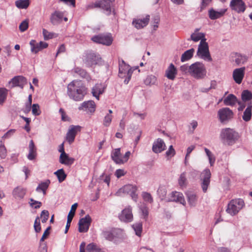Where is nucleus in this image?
Returning <instances> with one entry per match:
<instances>
[{
	"mask_svg": "<svg viewBox=\"0 0 252 252\" xmlns=\"http://www.w3.org/2000/svg\"><path fill=\"white\" fill-rule=\"evenodd\" d=\"M67 93L70 98L81 101L87 94V88L81 81L73 80L68 85Z\"/></svg>",
	"mask_w": 252,
	"mask_h": 252,
	"instance_id": "f257e3e1",
	"label": "nucleus"
},
{
	"mask_svg": "<svg viewBox=\"0 0 252 252\" xmlns=\"http://www.w3.org/2000/svg\"><path fill=\"white\" fill-rule=\"evenodd\" d=\"M100 235L105 240L115 244L122 242L125 238L124 231L118 228H104Z\"/></svg>",
	"mask_w": 252,
	"mask_h": 252,
	"instance_id": "f03ea898",
	"label": "nucleus"
},
{
	"mask_svg": "<svg viewBox=\"0 0 252 252\" xmlns=\"http://www.w3.org/2000/svg\"><path fill=\"white\" fill-rule=\"evenodd\" d=\"M239 134L234 129L229 127L222 128L220 134V139L225 145L232 146L239 139Z\"/></svg>",
	"mask_w": 252,
	"mask_h": 252,
	"instance_id": "7ed1b4c3",
	"label": "nucleus"
},
{
	"mask_svg": "<svg viewBox=\"0 0 252 252\" xmlns=\"http://www.w3.org/2000/svg\"><path fill=\"white\" fill-rule=\"evenodd\" d=\"M206 74V67L202 63L196 62L189 65V74L195 79H202Z\"/></svg>",
	"mask_w": 252,
	"mask_h": 252,
	"instance_id": "20e7f679",
	"label": "nucleus"
},
{
	"mask_svg": "<svg viewBox=\"0 0 252 252\" xmlns=\"http://www.w3.org/2000/svg\"><path fill=\"white\" fill-rule=\"evenodd\" d=\"M115 0H97L88 5L89 8H101L104 12L109 15L112 11L114 12V2Z\"/></svg>",
	"mask_w": 252,
	"mask_h": 252,
	"instance_id": "39448f33",
	"label": "nucleus"
},
{
	"mask_svg": "<svg viewBox=\"0 0 252 252\" xmlns=\"http://www.w3.org/2000/svg\"><path fill=\"white\" fill-rule=\"evenodd\" d=\"M244 205V201L242 199H232L228 204L226 211L228 214L233 216L236 215Z\"/></svg>",
	"mask_w": 252,
	"mask_h": 252,
	"instance_id": "423d86ee",
	"label": "nucleus"
},
{
	"mask_svg": "<svg viewBox=\"0 0 252 252\" xmlns=\"http://www.w3.org/2000/svg\"><path fill=\"white\" fill-rule=\"evenodd\" d=\"M234 114L228 107H223L218 111V117L220 123L226 125L233 119Z\"/></svg>",
	"mask_w": 252,
	"mask_h": 252,
	"instance_id": "0eeeda50",
	"label": "nucleus"
},
{
	"mask_svg": "<svg viewBox=\"0 0 252 252\" xmlns=\"http://www.w3.org/2000/svg\"><path fill=\"white\" fill-rule=\"evenodd\" d=\"M91 40L97 44L110 46L113 42V38L111 33H103L92 36L91 37Z\"/></svg>",
	"mask_w": 252,
	"mask_h": 252,
	"instance_id": "6e6552de",
	"label": "nucleus"
},
{
	"mask_svg": "<svg viewBox=\"0 0 252 252\" xmlns=\"http://www.w3.org/2000/svg\"><path fill=\"white\" fill-rule=\"evenodd\" d=\"M137 188L136 186L130 184L126 185L120 188L116 192L115 195L118 196H122L123 194H129L132 199L135 201H137L138 195L136 193Z\"/></svg>",
	"mask_w": 252,
	"mask_h": 252,
	"instance_id": "1a4fd4ad",
	"label": "nucleus"
},
{
	"mask_svg": "<svg viewBox=\"0 0 252 252\" xmlns=\"http://www.w3.org/2000/svg\"><path fill=\"white\" fill-rule=\"evenodd\" d=\"M197 56L199 57L200 58L209 62H211L212 61V59L209 52L208 44L206 41L203 43H200L199 44L197 51Z\"/></svg>",
	"mask_w": 252,
	"mask_h": 252,
	"instance_id": "9d476101",
	"label": "nucleus"
},
{
	"mask_svg": "<svg viewBox=\"0 0 252 252\" xmlns=\"http://www.w3.org/2000/svg\"><path fill=\"white\" fill-rule=\"evenodd\" d=\"M133 73V70L130 68V66L127 64H120L119 68V76L120 78H126L124 80V83L127 84L130 81L131 75Z\"/></svg>",
	"mask_w": 252,
	"mask_h": 252,
	"instance_id": "9b49d317",
	"label": "nucleus"
},
{
	"mask_svg": "<svg viewBox=\"0 0 252 252\" xmlns=\"http://www.w3.org/2000/svg\"><path fill=\"white\" fill-rule=\"evenodd\" d=\"M101 60L99 55L93 51H89L86 53L84 57V62L87 67H92L98 63Z\"/></svg>",
	"mask_w": 252,
	"mask_h": 252,
	"instance_id": "f8f14e48",
	"label": "nucleus"
},
{
	"mask_svg": "<svg viewBox=\"0 0 252 252\" xmlns=\"http://www.w3.org/2000/svg\"><path fill=\"white\" fill-rule=\"evenodd\" d=\"M92 222L91 217L87 215L84 218L81 219L78 222V231L79 232H86L89 229Z\"/></svg>",
	"mask_w": 252,
	"mask_h": 252,
	"instance_id": "ddd939ff",
	"label": "nucleus"
},
{
	"mask_svg": "<svg viewBox=\"0 0 252 252\" xmlns=\"http://www.w3.org/2000/svg\"><path fill=\"white\" fill-rule=\"evenodd\" d=\"M202 174V178L201 179V186L203 192L205 193L207 192L208 188L210 183L211 174L209 169H205Z\"/></svg>",
	"mask_w": 252,
	"mask_h": 252,
	"instance_id": "4468645a",
	"label": "nucleus"
},
{
	"mask_svg": "<svg viewBox=\"0 0 252 252\" xmlns=\"http://www.w3.org/2000/svg\"><path fill=\"white\" fill-rule=\"evenodd\" d=\"M230 7L237 13L244 12L246 8V4L243 0H231Z\"/></svg>",
	"mask_w": 252,
	"mask_h": 252,
	"instance_id": "2eb2a0df",
	"label": "nucleus"
},
{
	"mask_svg": "<svg viewBox=\"0 0 252 252\" xmlns=\"http://www.w3.org/2000/svg\"><path fill=\"white\" fill-rule=\"evenodd\" d=\"M119 219L125 222H129L133 220V214L132 213V208L129 206L125 208L119 216Z\"/></svg>",
	"mask_w": 252,
	"mask_h": 252,
	"instance_id": "dca6fc26",
	"label": "nucleus"
},
{
	"mask_svg": "<svg viewBox=\"0 0 252 252\" xmlns=\"http://www.w3.org/2000/svg\"><path fill=\"white\" fill-rule=\"evenodd\" d=\"M30 44L31 47V51L35 54L37 53L39 51L46 48L48 44L47 43L40 41L39 43H37L35 40L32 39L30 42Z\"/></svg>",
	"mask_w": 252,
	"mask_h": 252,
	"instance_id": "f3484780",
	"label": "nucleus"
},
{
	"mask_svg": "<svg viewBox=\"0 0 252 252\" xmlns=\"http://www.w3.org/2000/svg\"><path fill=\"white\" fill-rule=\"evenodd\" d=\"M80 129L81 126H79L72 125L70 126L66 136V139L69 144L74 142L77 132L80 131Z\"/></svg>",
	"mask_w": 252,
	"mask_h": 252,
	"instance_id": "a211bd4d",
	"label": "nucleus"
},
{
	"mask_svg": "<svg viewBox=\"0 0 252 252\" xmlns=\"http://www.w3.org/2000/svg\"><path fill=\"white\" fill-rule=\"evenodd\" d=\"M245 67L236 68L233 72V78L235 82L240 84L242 83L245 75Z\"/></svg>",
	"mask_w": 252,
	"mask_h": 252,
	"instance_id": "6ab92c4d",
	"label": "nucleus"
},
{
	"mask_svg": "<svg viewBox=\"0 0 252 252\" xmlns=\"http://www.w3.org/2000/svg\"><path fill=\"white\" fill-rule=\"evenodd\" d=\"M166 149L165 144L161 138H158L153 144L152 150L156 154L160 153Z\"/></svg>",
	"mask_w": 252,
	"mask_h": 252,
	"instance_id": "aec40b11",
	"label": "nucleus"
},
{
	"mask_svg": "<svg viewBox=\"0 0 252 252\" xmlns=\"http://www.w3.org/2000/svg\"><path fill=\"white\" fill-rule=\"evenodd\" d=\"M27 83L26 78L22 76H15L9 82V84H12V87H19L22 89Z\"/></svg>",
	"mask_w": 252,
	"mask_h": 252,
	"instance_id": "412c9836",
	"label": "nucleus"
},
{
	"mask_svg": "<svg viewBox=\"0 0 252 252\" xmlns=\"http://www.w3.org/2000/svg\"><path fill=\"white\" fill-rule=\"evenodd\" d=\"M78 206V203H75L73 204L71 207V210L69 211L67 219V222L65 226V228L64 230V233H67L68 229L70 226V223L72 220V219L75 215V211Z\"/></svg>",
	"mask_w": 252,
	"mask_h": 252,
	"instance_id": "4be33fe9",
	"label": "nucleus"
},
{
	"mask_svg": "<svg viewBox=\"0 0 252 252\" xmlns=\"http://www.w3.org/2000/svg\"><path fill=\"white\" fill-rule=\"evenodd\" d=\"M95 104L94 101L89 100L84 101L81 103V105L78 107L79 110H84L93 113L95 111Z\"/></svg>",
	"mask_w": 252,
	"mask_h": 252,
	"instance_id": "5701e85b",
	"label": "nucleus"
},
{
	"mask_svg": "<svg viewBox=\"0 0 252 252\" xmlns=\"http://www.w3.org/2000/svg\"><path fill=\"white\" fill-rule=\"evenodd\" d=\"M168 201L180 202L184 205L186 204L183 194L177 191L172 192L170 194V197Z\"/></svg>",
	"mask_w": 252,
	"mask_h": 252,
	"instance_id": "b1692460",
	"label": "nucleus"
},
{
	"mask_svg": "<svg viewBox=\"0 0 252 252\" xmlns=\"http://www.w3.org/2000/svg\"><path fill=\"white\" fill-rule=\"evenodd\" d=\"M150 16L147 15L142 19H134L132 21V25L137 29H140L146 27L149 23Z\"/></svg>",
	"mask_w": 252,
	"mask_h": 252,
	"instance_id": "393cba45",
	"label": "nucleus"
},
{
	"mask_svg": "<svg viewBox=\"0 0 252 252\" xmlns=\"http://www.w3.org/2000/svg\"><path fill=\"white\" fill-rule=\"evenodd\" d=\"M227 11V9H221L216 11L213 8L208 11L209 17L211 20H216L222 17Z\"/></svg>",
	"mask_w": 252,
	"mask_h": 252,
	"instance_id": "a878e982",
	"label": "nucleus"
},
{
	"mask_svg": "<svg viewBox=\"0 0 252 252\" xmlns=\"http://www.w3.org/2000/svg\"><path fill=\"white\" fill-rule=\"evenodd\" d=\"M75 161V159L73 158L69 157L68 155L66 153L60 155L59 158V162L67 166H70Z\"/></svg>",
	"mask_w": 252,
	"mask_h": 252,
	"instance_id": "bb28decb",
	"label": "nucleus"
},
{
	"mask_svg": "<svg viewBox=\"0 0 252 252\" xmlns=\"http://www.w3.org/2000/svg\"><path fill=\"white\" fill-rule=\"evenodd\" d=\"M177 74V70L176 67L172 63H170L165 71V76L168 79L173 80Z\"/></svg>",
	"mask_w": 252,
	"mask_h": 252,
	"instance_id": "cd10ccee",
	"label": "nucleus"
},
{
	"mask_svg": "<svg viewBox=\"0 0 252 252\" xmlns=\"http://www.w3.org/2000/svg\"><path fill=\"white\" fill-rule=\"evenodd\" d=\"M29 149V153L27 156V158L29 160H32L35 158L37 156L36 148L32 140L30 141Z\"/></svg>",
	"mask_w": 252,
	"mask_h": 252,
	"instance_id": "c85d7f7f",
	"label": "nucleus"
},
{
	"mask_svg": "<svg viewBox=\"0 0 252 252\" xmlns=\"http://www.w3.org/2000/svg\"><path fill=\"white\" fill-rule=\"evenodd\" d=\"M26 193V189L21 187L15 188L12 192L13 196L16 199H21L24 198Z\"/></svg>",
	"mask_w": 252,
	"mask_h": 252,
	"instance_id": "c756f323",
	"label": "nucleus"
},
{
	"mask_svg": "<svg viewBox=\"0 0 252 252\" xmlns=\"http://www.w3.org/2000/svg\"><path fill=\"white\" fill-rule=\"evenodd\" d=\"M121 155V148H120L115 149L114 151L111 153V158L116 164L124 163V161L122 158H120Z\"/></svg>",
	"mask_w": 252,
	"mask_h": 252,
	"instance_id": "7c9ffc66",
	"label": "nucleus"
},
{
	"mask_svg": "<svg viewBox=\"0 0 252 252\" xmlns=\"http://www.w3.org/2000/svg\"><path fill=\"white\" fill-rule=\"evenodd\" d=\"M74 72L79 75L81 78L86 79L87 81H90L92 78L90 74L84 69L79 67H76L73 69Z\"/></svg>",
	"mask_w": 252,
	"mask_h": 252,
	"instance_id": "2f4dec72",
	"label": "nucleus"
},
{
	"mask_svg": "<svg viewBox=\"0 0 252 252\" xmlns=\"http://www.w3.org/2000/svg\"><path fill=\"white\" fill-rule=\"evenodd\" d=\"M237 102H238V99L233 94H228L223 100V103L226 106H233Z\"/></svg>",
	"mask_w": 252,
	"mask_h": 252,
	"instance_id": "473e14b6",
	"label": "nucleus"
},
{
	"mask_svg": "<svg viewBox=\"0 0 252 252\" xmlns=\"http://www.w3.org/2000/svg\"><path fill=\"white\" fill-rule=\"evenodd\" d=\"M234 60V62L237 65L244 64L248 60V57L246 55H243L241 54L235 53L234 56H232Z\"/></svg>",
	"mask_w": 252,
	"mask_h": 252,
	"instance_id": "72a5a7b5",
	"label": "nucleus"
},
{
	"mask_svg": "<svg viewBox=\"0 0 252 252\" xmlns=\"http://www.w3.org/2000/svg\"><path fill=\"white\" fill-rule=\"evenodd\" d=\"M190 40L194 42H197L200 40V43H203L206 41L205 34L203 32L193 33L191 34L190 39H188V40Z\"/></svg>",
	"mask_w": 252,
	"mask_h": 252,
	"instance_id": "f704fd0d",
	"label": "nucleus"
},
{
	"mask_svg": "<svg viewBox=\"0 0 252 252\" xmlns=\"http://www.w3.org/2000/svg\"><path fill=\"white\" fill-rule=\"evenodd\" d=\"M63 16V15L62 12L56 11L54 13L52 14L50 21L53 25H56L62 21Z\"/></svg>",
	"mask_w": 252,
	"mask_h": 252,
	"instance_id": "c9c22d12",
	"label": "nucleus"
},
{
	"mask_svg": "<svg viewBox=\"0 0 252 252\" xmlns=\"http://www.w3.org/2000/svg\"><path fill=\"white\" fill-rule=\"evenodd\" d=\"M104 92V89L102 88L101 84H96L92 89L93 95L97 99H99V95Z\"/></svg>",
	"mask_w": 252,
	"mask_h": 252,
	"instance_id": "e433bc0d",
	"label": "nucleus"
},
{
	"mask_svg": "<svg viewBox=\"0 0 252 252\" xmlns=\"http://www.w3.org/2000/svg\"><path fill=\"white\" fill-rule=\"evenodd\" d=\"M252 104L250 102L247 108L244 112L242 116L243 120L245 122H249L251 120L252 118Z\"/></svg>",
	"mask_w": 252,
	"mask_h": 252,
	"instance_id": "4c0bfd02",
	"label": "nucleus"
},
{
	"mask_svg": "<svg viewBox=\"0 0 252 252\" xmlns=\"http://www.w3.org/2000/svg\"><path fill=\"white\" fill-rule=\"evenodd\" d=\"M186 195L189 204L191 206H195L197 201V197L196 195L194 193L189 191L186 193Z\"/></svg>",
	"mask_w": 252,
	"mask_h": 252,
	"instance_id": "58836bf2",
	"label": "nucleus"
},
{
	"mask_svg": "<svg viewBox=\"0 0 252 252\" xmlns=\"http://www.w3.org/2000/svg\"><path fill=\"white\" fill-rule=\"evenodd\" d=\"M194 52V49L193 48L186 51L181 56V61L184 62L189 60L192 58Z\"/></svg>",
	"mask_w": 252,
	"mask_h": 252,
	"instance_id": "ea45409f",
	"label": "nucleus"
},
{
	"mask_svg": "<svg viewBox=\"0 0 252 252\" xmlns=\"http://www.w3.org/2000/svg\"><path fill=\"white\" fill-rule=\"evenodd\" d=\"M50 181L49 180H47L45 182H43L40 183L36 189V191L39 192L42 191L44 195L46 194V189H48Z\"/></svg>",
	"mask_w": 252,
	"mask_h": 252,
	"instance_id": "a19ab883",
	"label": "nucleus"
},
{
	"mask_svg": "<svg viewBox=\"0 0 252 252\" xmlns=\"http://www.w3.org/2000/svg\"><path fill=\"white\" fill-rule=\"evenodd\" d=\"M54 174L56 175L58 181L60 183L63 182L66 178V174L63 168L60 169L54 172Z\"/></svg>",
	"mask_w": 252,
	"mask_h": 252,
	"instance_id": "79ce46f5",
	"label": "nucleus"
},
{
	"mask_svg": "<svg viewBox=\"0 0 252 252\" xmlns=\"http://www.w3.org/2000/svg\"><path fill=\"white\" fill-rule=\"evenodd\" d=\"M8 90L5 88H0V105H2L5 102L8 94Z\"/></svg>",
	"mask_w": 252,
	"mask_h": 252,
	"instance_id": "37998d69",
	"label": "nucleus"
},
{
	"mask_svg": "<svg viewBox=\"0 0 252 252\" xmlns=\"http://www.w3.org/2000/svg\"><path fill=\"white\" fill-rule=\"evenodd\" d=\"M29 5V0H17L15 1V5L20 9H26Z\"/></svg>",
	"mask_w": 252,
	"mask_h": 252,
	"instance_id": "c03bdc74",
	"label": "nucleus"
},
{
	"mask_svg": "<svg viewBox=\"0 0 252 252\" xmlns=\"http://www.w3.org/2000/svg\"><path fill=\"white\" fill-rule=\"evenodd\" d=\"M241 98L243 102H246L252 99V93L248 90H244L241 94Z\"/></svg>",
	"mask_w": 252,
	"mask_h": 252,
	"instance_id": "a18cd8bd",
	"label": "nucleus"
},
{
	"mask_svg": "<svg viewBox=\"0 0 252 252\" xmlns=\"http://www.w3.org/2000/svg\"><path fill=\"white\" fill-rule=\"evenodd\" d=\"M132 227L134 230L135 231V234L138 236H141V233L142 231V222H138L135 223L132 225Z\"/></svg>",
	"mask_w": 252,
	"mask_h": 252,
	"instance_id": "49530a36",
	"label": "nucleus"
},
{
	"mask_svg": "<svg viewBox=\"0 0 252 252\" xmlns=\"http://www.w3.org/2000/svg\"><path fill=\"white\" fill-rule=\"evenodd\" d=\"M86 250L87 252H100L101 249L97 246L92 243L87 246Z\"/></svg>",
	"mask_w": 252,
	"mask_h": 252,
	"instance_id": "de8ad7c7",
	"label": "nucleus"
},
{
	"mask_svg": "<svg viewBox=\"0 0 252 252\" xmlns=\"http://www.w3.org/2000/svg\"><path fill=\"white\" fill-rule=\"evenodd\" d=\"M157 82V78L154 75H149L147 76L144 81V83L146 85H154Z\"/></svg>",
	"mask_w": 252,
	"mask_h": 252,
	"instance_id": "09e8293b",
	"label": "nucleus"
},
{
	"mask_svg": "<svg viewBox=\"0 0 252 252\" xmlns=\"http://www.w3.org/2000/svg\"><path fill=\"white\" fill-rule=\"evenodd\" d=\"M34 230L36 233H39L41 230V227L39 217H36L33 225Z\"/></svg>",
	"mask_w": 252,
	"mask_h": 252,
	"instance_id": "8fccbe9b",
	"label": "nucleus"
},
{
	"mask_svg": "<svg viewBox=\"0 0 252 252\" xmlns=\"http://www.w3.org/2000/svg\"><path fill=\"white\" fill-rule=\"evenodd\" d=\"M178 183L181 187H184L186 186L187 178L185 172H183L180 175L178 179Z\"/></svg>",
	"mask_w": 252,
	"mask_h": 252,
	"instance_id": "3c124183",
	"label": "nucleus"
},
{
	"mask_svg": "<svg viewBox=\"0 0 252 252\" xmlns=\"http://www.w3.org/2000/svg\"><path fill=\"white\" fill-rule=\"evenodd\" d=\"M113 116L112 115H110L109 114H107L104 118L103 119V125L106 126H109L111 123L112 122Z\"/></svg>",
	"mask_w": 252,
	"mask_h": 252,
	"instance_id": "603ef678",
	"label": "nucleus"
},
{
	"mask_svg": "<svg viewBox=\"0 0 252 252\" xmlns=\"http://www.w3.org/2000/svg\"><path fill=\"white\" fill-rule=\"evenodd\" d=\"M140 209L142 213V218L145 220H147L149 215L148 208L146 206H142Z\"/></svg>",
	"mask_w": 252,
	"mask_h": 252,
	"instance_id": "864d4df0",
	"label": "nucleus"
},
{
	"mask_svg": "<svg viewBox=\"0 0 252 252\" xmlns=\"http://www.w3.org/2000/svg\"><path fill=\"white\" fill-rule=\"evenodd\" d=\"M30 204L32 207L34 209H38L41 206L42 203L41 202L35 200L33 198H30Z\"/></svg>",
	"mask_w": 252,
	"mask_h": 252,
	"instance_id": "5fc2aeb1",
	"label": "nucleus"
},
{
	"mask_svg": "<svg viewBox=\"0 0 252 252\" xmlns=\"http://www.w3.org/2000/svg\"><path fill=\"white\" fill-rule=\"evenodd\" d=\"M29 27V21L28 20H25L22 22L19 25V30L21 32H24L26 31Z\"/></svg>",
	"mask_w": 252,
	"mask_h": 252,
	"instance_id": "6e6d98bb",
	"label": "nucleus"
},
{
	"mask_svg": "<svg viewBox=\"0 0 252 252\" xmlns=\"http://www.w3.org/2000/svg\"><path fill=\"white\" fill-rule=\"evenodd\" d=\"M142 197L145 201L152 203L153 202V199L150 193L147 192L142 193Z\"/></svg>",
	"mask_w": 252,
	"mask_h": 252,
	"instance_id": "4d7b16f0",
	"label": "nucleus"
},
{
	"mask_svg": "<svg viewBox=\"0 0 252 252\" xmlns=\"http://www.w3.org/2000/svg\"><path fill=\"white\" fill-rule=\"evenodd\" d=\"M42 33L44 36V39L45 40L51 39L54 37V33L49 32L45 29H43Z\"/></svg>",
	"mask_w": 252,
	"mask_h": 252,
	"instance_id": "13d9d810",
	"label": "nucleus"
},
{
	"mask_svg": "<svg viewBox=\"0 0 252 252\" xmlns=\"http://www.w3.org/2000/svg\"><path fill=\"white\" fill-rule=\"evenodd\" d=\"M157 192L161 199L163 200L166 195L167 191L164 188L159 187L157 190Z\"/></svg>",
	"mask_w": 252,
	"mask_h": 252,
	"instance_id": "bf43d9fd",
	"label": "nucleus"
},
{
	"mask_svg": "<svg viewBox=\"0 0 252 252\" xmlns=\"http://www.w3.org/2000/svg\"><path fill=\"white\" fill-rule=\"evenodd\" d=\"M32 113L35 116H38L40 114L41 111L39 109V106L38 104H33L32 106Z\"/></svg>",
	"mask_w": 252,
	"mask_h": 252,
	"instance_id": "052dcab7",
	"label": "nucleus"
},
{
	"mask_svg": "<svg viewBox=\"0 0 252 252\" xmlns=\"http://www.w3.org/2000/svg\"><path fill=\"white\" fill-rule=\"evenodd\" d=\"M6 149L5 146L0 142V157L4 158L6 156Z\"/></svg>",
	"mask_w": 252,
	"mask_h": 252,
	"instance_id": "680f3d73",
	"label": "nucleus"
},
{
	"mask_svg": "<svg viewBox=\"0 0 252 252\" xmlns=\"http://www.w3.org/2000/svg\"><path fill=\"white\" fill-rule=\"evenodd\" d=\"M41 217H43L41 220L42 223H45L47 221L49 218V213L47 210H43L41 213Z\"/></svg>",
	"mask_w": 252,
	"mask_h": 252,
	"instance_id": "e2e57ef3",
	"label": "nucleus"
},
{
	"mask_svg": "<svg viewBox=\"0 0 252 252\" xmlns=\"http://www.w3.org/2000/svg\"><path fill=\"white\" fill-rule=\"evenodd\" d=\"M175 151L172 145L170 146L168 150L165 153L166 157L170 158L173 157L175 155Z\"/></svg>",
	"mask_w": 252,
	"mask_h": 252,
	"instance_id": "0e129e2a",
	"label": "nucleus"
},
{
	"mask_svg": "<svg viewBox=\"0 0 252 252\" xmlns=\"http://www.w3.org/2000/svg\"><path fill=\"white\" fill-rule=\"evenodd\" d=\"M59 113L62 116V120L64 122L69 121L70 118L65 114L64 110L63 108H60Z\"/></svg>",
	"mask_w": 252,
	"mask_h": 252,
	"instance_id": "69168bd1",
	"label": "nucleus"
},
{
	"mask_svg": "<svg viewBox=\"0 0 252 252\" xmlns=\"http://www.w3.org/2000/svg\"><path fill=\"white\" fill-rule=\"evenodd\" d=\"M125 172L123 169H119L116 170L115 175L118 178H121L122 176L125 175Z\"/></svg>",
	"mask_w": 252,
	"mask_h": 252,
	"instance_id": "338daca9",
	"label": "nucleus"
},
{
	"mask_svg": "<svg viewBox=\"0 0 252 252\" xmlns=\"http://www.w3.org/2000/svg\"><path fill=\"white\" fill-rule=\"evenodd\" d=\"M218 252H231L230 249L226 247H219L217 249Z\"/></svg>",
	"mask_w": 252,
	"mask_h": 252,
	"instance_id": "774afa93",
	"label": "nucleus"
}]
</instances>
